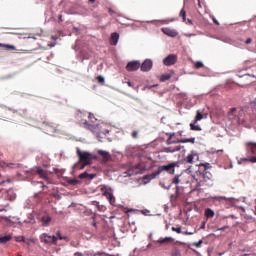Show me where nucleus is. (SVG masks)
<instances>
[{
    "label": "nucleus",
    "instance_id": "obj_10",
    "mask_svg": "<svg viewBox=\"0 0 256 256\" xmlns=\"http://www.w3.org/2000/svg\"><path fill=\"white\" fill-rule=\"evenodd\" d=\"M199 177H201V175H197V172L196 174H193L192 175V183H196V186L194 188V191H201V179H199Z\"/></svg>",
    "mask_w": 256,
    "mask_h": 256
},
{
    "label": "nucleus",
    "instance_id": "obj_4",
    "mask_svg": "<svg viewBox=\"0 0 256 256\" xmlns=\"http://www.w3.org/2000/svg\"><path fill=\"white\" fill-rule=\"evenodd\" d=\"M134 169H138L139 171L133 172V170L129 169L124 172L125 177H133V175H142V173H145V166L143 164H136Z\"/></svg>",
    "mask_w": 256,
    "mask_h": 256
},
{
    "label": "nucleus",
    "instance_id": "obj_52",
    "mask_svg": "<svg viewBox=\"0 0 256 256\" xmlns=\"http://www.w3.org/2000/svg\"><path fill=\"white\" fill-rule=\"evenodd\" d=\"M141 213H142L143 215L149 216V214L151 213V211H149L148 209H145V210H141Z\"/></svg>",
    "mask_w": 256,
    "mask_h": 256
},
{
    "label": "nucleus",
    "instance_id": "obj_43",
    "mask_svg": "<svg viewBox=\"0 0 256 256\" xmlns=\"http://www.w3.org/2000/svg\"><path fill=\"white\" fill-rule=\"evenodd\" d=\"M199 166L204 167V171H207V169H211L210 163H201Z\"/></svg>",
    "mask_w": 256,
    "mask_h": 256
},
{
    "label": "nucleus",
    "instance_id": "obj_58",
    "mask_svg": "<svg viewBox=\"0 0 256 256\" xmlns=\"http://www.w3.org/2000/svg\"><path fill=\"white\" fill-rule=\"evenodd\" d=\"M175 195H177V197H179V185H176Z\"/></svg>",
    "mask_w": 256,
    "mask_h": 256
},
{
    "label": "nucleus",
    "instance_id": "obj_11",
    "mask_svg": "<svg viewBox=\"0 0 256 256\" xmlns=\"http://www.w3.org/2000/svg\"><path fill=\"white\" fill-rule=\"evenodd\" d=\"M246 151L249 155H255L256 153V142H246Z\"/></svg>",
    "mask_w": 256,
    "mask_h": 256
},
{
    "label": "nucleus",
    "instance_id": "obj_6",
    "mask_svg": "<svg viewBox=\"0 0 256 256\" xmlns=\"http://www.w3.org/2000/svg\"><path fill=\"white\" fill-rule=\"evenodd\" d=\"M153 69V60L151 59H145L142 64H140V70L143 73H147Z\"/></svg>",
    "mask_w": 256,
    "mask_h": 256
},
{
    "label": "nucleus",
    "instance_id": "obj_49",
    "mask_svg": "<svg viewBox=\"0 0 256 256\" xmlns=\"http://www.w3.org/2000/svg\"><path fill=\"white\" fill-rule=\"evenodd\" d=\"M178 197H179V196H177V195H175V194H172V195L170 196V202L175 203V201H177Z\"/></svg>",
    "mask_w": 256,
    "mask_h": 256
},
{
    "label": "nucleus",
    "instance_id": "obj_50",
    "mask_svg": "<svg viewBox=\"0 0 256 256\" xmlns=\"http://www.w3.org/2000/svg\"><path fill=\"white\" fill-rule=\"evenodd\" d=\"M87 165H90L89 162H82L81 166L79 167L80 171H83Z\"/></svg>",
    "mask_w": 256,
    "mask_h": 256
},
{
    "label": "nucleus",
    "instance_id": "obj_45",
    "mask_svg": "<svg viewBox=\"0 0 256 256\" xmlns=\"http://www.w3.org/2000/svg\"><path fill=\"white\" fill-rule=\"evenodd\" d=\"M15 241H17V243L25 242V236H16Z\"/></svg>",
    "mask_w": 256,
    "mask_h": 256
},
{
    "label": "nucleus",
    "instance_id": "obj_15",
    "mask_svg": "<svg viewBox=\"0 0 256 256\" xmlns=\"http://www.w3.org/2000/svg\"><path fill=\"white\" fill-rule=\"evenodd\" d=\"M3 211H7V210L5 208L0 209V213H3ZM1 219H4V221H6V223H8L10 225H15V222H13V220H11V219H15V217H13V216H3V215H1L0 216V221H1Z\"/></svg>",
    "mask_w": 256,
    "mask_h": 256
},
{
    "label": "nucleus",
    "instance_id": "obj_23",
    "mask_svg": "<svg viewBox=\"0 0 256 256\" xmlns=\"http://www.w3.org/2000/svg\"><path fill=\"white\" fill-rule=\"evenodd\" d=\"M35 170L36 173H38V175L41 177V179H47V173L45 172V170H43V168H41V166H37Z\"/></svg>",
    "mask_w": 256,
    "mask_h": 256
},
{
    "label": "nucleus",
    "instance_id": "obj_42",
    "mask_svg": "<svg viewBox=\"0 0 256 256\" xmlns=\"http://www.w3.org/2000/svg\"><path fill=\"white\" fill-rule=\"evenodd\" d=\"M97 81H98V83H101V85H105V77L104 76L99 75L97 77Z\"/></svg>",
    "mask_w": 256,
    "mask_h": 256
},
{
    "label": "nucleus",
    "instance_id": "obj_59",
    "mask_svg": "<svg viewBox=\"0 0 256 256\" xmlns=\"http://www.w3.org/2000/svg\"><path fill=\"white\" fill-rule=\"evenodd\" d=\"M87 59H89V55H84V56H82L81 61L83 62V61H85V60H87Z\"/></svg>",
    "mask_w": 256,
    "mask_h": 256
},
{
    "label": "nucleus",
    "instance_id": "obj_28",
    "mask_svg": "<svg viewBox=\"0 0 256 256\" xmlns=\"http://www.w3.org/2000/svg\"><path fill=\"white\" fill-rule=\"evenodd\" d=\"M203 118L204 116L201 113V110H197L194 123H198V121H201Z\"/></svg>",
    "mask_w": 256,
    "mask_h": 256
},
{
    "label": "nucleus",
    "instance_id": "obj_20",
    "mask_svg": "<svg viewBox=\"0 0 256 256\" xmlns=\"http://www.w3.org/2000/svg\"><path fill=\"white\" fill-rule=\"evenodd\" d=\"M183 149V146L178 145L176 147H166L164 148L165 153H177V151H181Z\"/></svg>",
    "mask_w": 256,
    "mask_h": 256
},
{
    "label": "nucleus",
    "instance_id": "obj_44",
    "mask_svg": "<svg viewBox=\"0 0 256 256\" xmlns=\"http://www.w3.org/2000/svg\"><path fill=\"white\" fill-rule=\"evenodd\" d=\"M171 255L172 256H181V250H179V248H175Z\"/></svg>",
    "mask_w": 256,
    "mask_h": 256
},
{
    "label": "nucleus",
    "instance_id": "obj_32",
    "mask_svg": "<svg viewBox=\"0 0 256 256\" xmlns=\"http://www.w3.org/2000/svg\"><path fill=\"white\" fill-rule=\"evenodd\" d=\"M95 137L98 139V141L100 142V143H103V140L102 139H105V136H103V132H95Z\"/></svg>",
    "mask_w": 256,
    "mask_h": 256
},
{
    "label": "nucleus",
    "instance_id": "obj_55",
    "mask_svg": "<svg viewBox=\"0 0 256 256\" xmlns=\"http://www.w3.org/2000/svg\"><path fill=\"white\" fill-rule=\"evenodd\" d=\"M96 177H97V174H95V173H91V174H89L88 179L93 180V179H95Z\"/></svg>",
    "mask_w": 256,
    "mask_h": 256
},
{
    "label": "nucleus",
    "instance_id": "obj_54",
    "mask_svg": "<svg viewBox=\"0 0 256 256\" xmlns=\"http://www.w3.org/2000/svg\"><path fill=\"white\" fill-rule=\"evenodd\" d=\"M225 229H229V226H223V227L217 228L216 231H225Z\"/></svg>",
    "mask_w": 256,
    "mask_h": 256
},
{
    "label": "nucleus",
    "instance_id": "obj_37",
    "mask_svg": "<svg viewBox=\"0 0 256 256\" xmlns=\"http://www.w3.org/2000/svg\"><path fill=\"white\" fill-rule=\"evenodd\" d=\"M180 17H182L183 21H187V11L184 8L180 11Z\"/></svg>",
    "mask_w": 256,
    "mask_h": 256
},
{
    "label": "nucleus",
    "instance_id": "obj_30",
    "mask_svg": "<svg viewBox=\"0 0 256 256\" xmlns=\"http://www.w3.org/2000/svg\"><path fill=\"white\" fill-rule=\"evenodd\" d=\"M171 164H172V169H175V167H181V165H185V161L182 159L176 162H171Z\"/></svg>",
    "mask_w": 256,
    "mask_h": 256
},
{
    "label": "nucleus",
    "instance_id": "obj_16",
    "mask_svg": "<svg viewBox=\"0 0 256 256\" xmlns=\"http://www.w3.org/2000/svg\"><path fill=\"white\" fill-rule=\"evenodd\" d=\"M98 155L102 156L105 163H107V161H111V154L105 150H98Z\"/></svg>",
    "mask_w": 256,
    "mask_h": 256
},
{
    "label": "nucleus",
    "instance_id": "obj_25",
    "mask_svg": "<svg viewBox=\"0 0 256 256\" xmlns=\"http://www.w3.org/2000/svg\"><path fill=\"white\" fill-rule=\"evenodd\" d=\"M67 184L71 185L72 187H75L77 185H81V182L79 181V179L73 178V179H68Z\"/></svg>",
    "mask_w": 256,
    "mask_h": 256
},
{
    "label": "nucleus",
    "instance_id": "obj_24",
    "mask_svg": "<svg viewBox=\"0 0 256 256\" xmlns=\"http://www.w3.org/2000/svg\"><path fill=\"white\" fill-rule=\"evenodd\" d=\"M11 239H13V236L11 234L0 236V243H2V245H5V243H9Z\"/></svg>",
    "mask_w": 256,
    "mask_h": 256
},
{
    "label": "nucleus",
    "instance_id": "obj_62",
    "mask_svg": "<svg viewBox=\"0 0 256 256\" xmlns=\"http://www.w3.org/2000/svg\"><path fill=\"white\" fill-rule=\"evenodd\" d=\"M107 133H109V130H108V129L104 130V131L102 132V135L105 137V136L107 135Z\"/></svg>",
    "mask_w": 256,
    "mask_h": 256
},
{
    "label": "nucleus",
    "instance_id": "obj_8",
    "mask_svg": "<svg viewBox=\"0 0 256 256\" xmlns=\"http://www.w3.org/2000/svg\"><path fill=\"white\" fill-rule=\"evenodd\" d=\"M40 241L42 243H55L57 241V236L55 235H49L47 233H43L41 236H40Z\"/></svg>",
    "mask_w": 256,
    "mask_h": 256
},
{
    "label": "nucleus",
    "instance_id": "obj_17",
    "mask_svg": "<svg viewBox=\"0 0 256 256\" xmlns=\"http://www.w3.org/2000/svg\"><path fill=\"white\" fill-rule=\"evenodd\" d=\"M41 221H42V227H49V224L51 223L52 218L49 215H44L41 217Z\"/></svg>",
    "mask_w": 256,
    "mask_h": 256
},
{
    "label": "nucleus",
    "instance_id": "obj_38",
    "mask_svg": "<svg viewBox=\"0 0 256 256\" xmlns=\"http://www.w3.org/2000/svg\"><path fill=\"white\" fill-rule=\"evenodd\" d=\"M179 143H181V142H179V140L175 141V140H171V138H168L166 140V145H177Z\"/></svg>",
    "mask_w": 256,
    "mask_h": 256
},
{
    "label": "nucleus",
    "instance_id": "obj_64",
    "mask_svg": "<svg viewBox=\"0 0 256 256\" xmlns=\"http://www.w3.org/2000/svg\"><path fill=\"white\" fill-rule=\"evenodd\" d=\"M74 255H75V256H83V253H81V252H76V253H74Z\"/></svg>",
    "mask_w": 256,
    "mask_h": 256
},
{
    "label": "nucleus",
    "instance_id": "obj_14",
    "mask_svg": "<svg viewBox=\"0 0 256 256\" xmlns=\"http://www.w3.org/2000/svg\"><path fill=\"white\" fill-rule=\"evenodd\" d=\"M84 125L86 127V129H89V131H92V133H97V130L99 129V124H96V125H93V124H90L89 121L85 120L84 121Z\"/></svg>",
    "mask_w": 256,
    "mask_h": 256
},
{
    "label": "nucleus",
    "instance_id": "obj_13",
    "mask_svg": "<svg viewBox=\"0 0 256 256\" xmlns=\"http://www.w3.org/2000/svg\"><path fill=\"white\" fill-rule=\"evenodd\" d=\"M162 32L168 37H177V35H179L177 30L171 28H162Z\"/></svg>",
    "mask_w": 256,
    "mask_h": 256
},
{
    "label": "nucleus",
    "instance_id": "obj_29",
    "mask_svg": "<svg viewBox=\"0 0 256 256\" xmlns=\"http://www.w3.org/2000/svg\"><path fill=\"white\" fill-rule=\"evenodd\" d=\"M0 47H5L7 51H15L16 47L11 44L0 43Z\"/></svg>",
    "mask_w": 256,
    "mask_h": 256
},
{
    "label": "nucleus",
    "instance_id": "obj_27",
    "mask_svg": "<svg viewBox=\"0 0 256 256\" xmlns=\"http://www.w3.org/2000/svg\"><path fill=\"white\" fill-rule=\"evenodd\" d=\"M178 143H195V137L179 139Z\"/></svg>",
    "mask_w": 256,
    "mask_h": 256
},
{
    "label": "nucleus",
    "instance_id": "obj_1",
    "mask_svg": "<svg viewBox=\"0 0 256 256\" xmlns=\"http://www.w3.org/2000/svg\"><path fill=\"white\" fill-rule=\"evenodd\" d=\"M76 153L79 157V160L72 166L73 170L77 169L80 163H88V165H91L93 161V154H91V152H83L80 148H76Z\"/></svg>",
    "mask_w": 256,
    "mask_h": 256
},
{
    "label": "nucleus",
    "instance_id": "obj_35",
    "mask_svg": "<svg viewBox=\"0 0 256 256\" xmlns=\"http://www.w3.org/2000/svg\"><path fill=\"white\" fill-rule=\"evenodd\" d=\"M180 177H181V174H177V175L173 178L172 183H173L174 185H179V183H181V179H179Z\"/></svg>",
    "mask_w": 256,
    "mask_h": 256
},
{
    "label": "nucleus",
    "instance_id": "obj_7",
    "mask_svg": "<svg viewBox=\"0 0 256 256\" xmlns=\"http://www.w3.org/2000/svg\"><path fill=\"white\" fill-rule=\"evenodd\" d=\"M163 63L166 67H171L177 63V56L175 54H170L163 59Z\"/></svg>",
    "mask_w": 256,
    "mask_h": 256
},
{
    "label": "nucleus",
    "instance_id": "obj_61",
    "mask_svg": "<svg viewBox=\"0 0 256 256\" xmlns=\"http://www.w3.org/2000/svg\"><path fill=\"white\" fill-rule=\"evenodd\" d=\"M56 237H57V239H59V240H60V237H63V236H61V232H60V231H58V232L56 233Z\"/></svg>",
    "mask_w": 256,
    "mask_h": 256
},
{
    "label": "nucleus",
    "instance_id": "obj_36",
    "mask_svg": "<svg viewBox=\"0 0 256 256\" xmlns=\"http://www.w3.org/2000/svg\"><path fill=\"white\" fill-rule=\"evenodd\" d=\"M160 187H162V189H166V191H169L172 187H173V184H169L168 186L165 185V183L163 182H160L159 183Z\"/></svg>",
    "mask_w": 256,
    "mask_h": 256
},
{
    "label": "nucleus",
    "instance_id": "obj_2",
    "mask_svg": "<svg viewBox=\"0 0 256 256\" xmlns=\"http://www.w3.org/2000/svg\"><path fill=\"white\" fill-rule=\"evenodd\" d=\"M196 174L200 175V177L202 178L201 187H203V185H205L206 187H213V175L209 173V171L198 170L196 171Z\"/></svg>",
    "mask_w": 256,
    "mask_h": 256
},
{
    "label": "nucleus",
    "instance_id": "obj_9",
    "mask_svg": "<svg viewBox=\"0 0 256 256\" xmlns=\"http://www.w3.org/2000/svg\"><path fill=\"white\" fill-rule=\"evenodd\" d=\"M193 159H196V161H199V154L195 152L194 150L191 151V154H189L186 158L182 159L185 163H193Z\"/></svg>",
    "mask_w": 256,
    "mask_h": 256
},
{
    "label": "nucleus",
    "instance_id": "obj_63",
    "mask_svg": "<svg viewBox=\"0 0 256 256\" xmlns=\"http://www.w3.org/2000/svg\"><path fill=\"white\" fill-rule=\"evenodd\" d=\"M250 161H251V163H256V157H251Z\"/></svg>",
    "mask_w": 256,
    "mask_h": 256
},
{
    "label": "nucleus",
    "instance_id": "obj_12",
    "mask_svg": "<svg viewBox=\"0 0 256 256\" xmlns=\"http://www.w3.org/2000/svg\"><path fill=\"white\" fill-rule=\"evenodd\" d=\"M103 196L108 199L110 205H115V196L113 195V192H111V188L107 189L104 193Z\"/></svg>",
    "mask_w": 256,
    "mask_h": 256
},
{
    "label": "nucleus",
    "instance_id": "obj_51",
    "mask_svg": "<svg viewBox=\"0 0 256 256\" xmlns=\"http://www.w3.org/2000/svg\"><path fill=\"white\" fill-rule=\"evenodd\" d=\"M237 112V108H231L230 112L228 113V117H232L233 113Z\"/></svg>",
    "mask_w": 256,
    "mask_h": 256
},
{
    "label": "nucleus",
    "instance_id": "obj_31",
    "mask_svg": "<svg viewBox=\"0 0 256 256\" xmlns=\"http://www.w3.org/2000/svg\"><path fill=\"white\" fill-rule=\"evenodd\" d=\"M169 241H173V237L160 238L158 240V243H160V245H163V243H169Z\"/></svg>",
    "mask_w": 256,
    "mask_h": 256
},
{
    "label": "nucleus",
    "instance_id": "obj_57",
    "mask_svg": "<svg viewBox=\"0 0 256 256\" xmlns=\"http://www.w3.org/2000/svg\"><path fill=\"white\" fill-rule=\"evenodd\" d=\"M58 23H63V15H58Z\"/></svg>",
    "mask_w": 256,
    "mask_h": 256
},
{
    "label": "nucleus",
    "instance_id": "obj_40",
    "mask_svg": "<svg viewBox=\"0 0 256 256\" xmlns=\"http://www.w3.org/2000/svg\"><path fill=\"white\" fill-rule=\"evenodd\" d=\"M79 179H89V173L87 171L79 174Z\"/></svg>",
    "mask_w": 256,
    "mask_h": 256
},
{
    "label": "nucleus",
    "instance_id": "obj_19",
    "mask_svg": "<svg viewBox=\"0 0 256 256\" xmlns=\"http://www.w3.org/2000/svg\"><path fill=\"white\" fill-rule=\"evenodd\" d=\"M119 43V33L113 32L110 38V44L116 46Z\"/></svg>",
    "mask_w": 256,
    "mask_h": 256
},
{
    "label": "nucleus",
    "instance_id": "obj_47",
    "mask_svg": "<svg viewBox=\"0 0 256 256\" xmlns=\"http://www.w3.org/2000/svg\"><path fill=\"white\" fill-rule=\"evenodd\" d=\"M52 197H54L55 199H57V201H61V199H63V197L61 196V194H57V193H52Z\"/></svg>",
    "mask_w": 256,
    "mask_h": 256
},
{
    "label": "nucleus",
    "instance_id": "obj_33",
    "mask_svg": "<svg viewBox=\"0 0 256 256\" xmlns=\"http://www.w3.org/2000/svg\"><path fill=\"white\" fill-rule=\"evenodd\" d=\"M170 78H171V74H162L160 77V81L161 83H165V81H169Z\"/></svg>",
    "mask_w": 256,
    "mask_h": 256
},
{
    "label": "nucleus",
    "instance_id": "obj_41",
    "mask_svg": "<svg viewBox=\"0 0 256 256\" xmlns=\"http://www.w3.org/2000/svg\"><path fill=\"white\" fill-rule=\"evenodd\" d=\"M76 117H77V119H83V117H87V112L78 111Z\"/></svg>",
    "mask_w": 256,
    "mask_h": 256
},
{
    "label": "nucleus",
    "instance_id": "obj_34",
    "mask_svg": "<svg viewBox=\"0 0 256 256\" xmlns=\"http://www.w3.org/2000/svg\"><path fill=\"white\" fill-rule=\"evenodd\" d=\"M190 129H191V131H202L201 126L195 125V122L190 123Z\"/></svg>",
    "mask_w": 256,
    "mask_h": 256
},
{
    "label": "nucleus",
    "instance_id": "obj_22",
    "mask_svg": "<svg viewBox=\"0 0 256 256\" xmlns=\"http://www.w3.org/2000/svg\"><path fill=\"white\" fill-rule=\"evenodd\" d=\"M6 195H7V200L8 201H15L16 199V195H15V191L13 189H9L6 191Z\"/></svg>",
    "mask_w": 256,
    "mask_h": 256
},
{
    "label": "nucleus",
    "instance_id": "obj_26",
    "mask_svg": "<svg viewBox=\"0 0 256 256\" xmlns=\"http://www.w3.org/2000/svg\"><path fill=\"white\" fill-rule=\"evenodd\" d=\"M205 215H206L207 219H213V217H215V211H213V209H211V208H207L205 210Z\"/></svg>",
    "mask_w": 256,
    "mask_h": 256
},
{
    "label": "nucleus",
    "instance_id": "obj_18",
    "mask_svg": "<svg viewBox=\"0 0 256 256\" xmlns=\"http://www.w3.org/2000/svg\"><path fill=\"white\" fill-rule=\"evenodd\" d=\"M155 177H157V175H155V172H152L151 174H146L143 177L144 184L147 185V183H151V181H153Z\"/></svg>",
    "mask_w": 256,
    "mask_h": 256
},
{
    "label": "nucleus",
    "instance_id": "obj_46",
    "mask_svg": "<svg viewBox=\"0 0 256 256\" xmlns=\"http://www.w3.org/2000/svg\"><path fill=\"white\" fill-rule=\"evenodd\" d=\"M172 231H175V233L182 234L183 231L181 230V227H172Z\"/></svg>",
    "mask_w": 256,
    "mask_h": 256
},
{
    "label": "nucleus",
    "instance_id": "obj_21",
    "mask_svg": "<svg viewBox=\"0 0 256 256\" xmlns=\"http://www.w3.org/2000/svg\"><path fill=\"white\" fill-rule=\"evenodd\" d=\"M44 125H46V131L48 133H55L57 126H55V124L53 123H49V122H44Z\"/></svg>",
    "mask_w": 256,
    "mask_h": 256
},
{
    "label": "nucleus",
    "instance_id": "obj_56",
    "mask_svg": "<svg viewBox=\"0 0 256 256\" xmlns=\"http://www.w3.org/2000/svg\"><path fill=\"white\" fill-rule=\"evenodd\" d=\"M195 232L182 231V235H194Z\"/></svg>",
    "mask_w": 256,
    "mask_h": 256
},
{
    "label": "nucleus",
    "instance_id": "obj_3",
    "mask_svg": "<svg viewBox=\"0 0 256 256\" xmlns=\"http://www.w3.org/2000/svg\"><path fill=\"white\" fill-rule=\"evenodd\" d=\"M163 171H166V173H169L170 175H175V169H173V165L169 163L167 165L159 166L157 171H154V176L161 175Z\"/></svg>",
    "mask_w": 256,
    "mask_h": 256
},
{
    "label": "nucleus",
    "instance_id": "obj_53",
    "mask_svg": "<svg viewBox=\"0 0 256 256\" xmlns=\"http://www.w3.org/2000/svg\"><path fill=\"white\" fill-rule=\"evenodd\" d=\"M137 135H139V132H137V130H134V131L132 132V137H133V139H137Z\"/></svg>",
    "mask_w": 256,
    "mask_h": 256
},
{
    "label": "nucleus",
    "instance_id": "obj_5",
    "mask_svg": "<svg viewBox=\"0 0 256 256\" xmlns=\"http://www.w3.org/2000/svg\"><path fill=\"white\" fill-rule=\"evenodd\" d=\"M141 68V62L139 60L130 61L126 65V71L133 73V71H138Z\"/></svg>",
    "mask_w": 256,
    "mask_h": 256
},
{
    "label": "nucleus",
    "instance_id": "obj_39",
    "mask_svg": "<svg viewBox=\"0 0 256 256\" xmlns=\"http://www.w3.org/2000/svg\"><path fill=\"white\" fill-rule=\"evenodd\" d=\"M194 67H195V69H201V67H205V64H203V62H201V61H196L194 63Z\"/></svg>",
    "mask_w": 256,
    "mask_h": 256
},
{
    "label": "nucleus",
    "instance_id": "obj_48",
    "mask_svg": "<svg viewBox=\"0 0 256 256\" xmlns=\"http://www.w3.org/2000/svg\"><path fill=\"white\" fill-rule=\"evenodd\" d=\"M192 245L194 247H201L203 245V240H199L198 242H193Z\"/></svg>",
    "mask_w": 256,
    "mask_h": 256
},
{
    "label": "nucleus",
    "instance_id": "obj_60",
    "mask_svg": "<svg viewBox=\"0 0 256 256\" xmlns=\"http://www.w3.org/2000/svg\"><path fill=\"white\" fill-rule=\"evenodd\" d=\"M253 41V39H251V38H248L247 40H246V45H250V43Z\"/></svg>",
    "mask_w": 256,
    "mask_h": 256
}]
</instances>
